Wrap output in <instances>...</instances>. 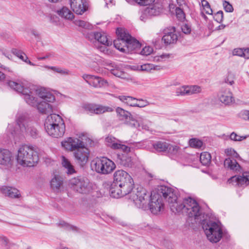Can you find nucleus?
Segmentation results:
<instances>
[{
	"label": "nucleus",
	"instance_id": "f03ea898",
	"mask_svg": "<svg viewBox=\"0 0 249 249\" xmlns=\"http://www.w3.org/2000/svg\"><path fill=\"white\" fill-rule=\"evenodd\" d=\"M178 195V191L175 189L164 185L159 186L150 193L148 206L143 204L142 208L144 210H149L153 214L158 215L164 210V200L168 203L171 209L172 205L177 200Z\"/></svg>",
	"mask_w": 249,
	"mask_h": 249
},
{
	"label": "nucleus",
	"instance_id": "473e14b6",
	"mask_svg": "<svg viewBox=\"0 0 249 249\" xmlns=\"http://www.w3.org/2000/svg\"><path fill=\"white\" fill-rule=\"evenodd\" d=\"M62 164L63 166L67 170L66 172L68 174H72L75 173L73 166L71 164L70 161L66 157L62 156Z\"/></svg>",
	"mask_w": 249,
	"mask_h": 249
},
{
	"label": "nucleus",
	"instance_id": "39448f33",
	"mask_svg": "<svg viewBox=\"0 0 249 249\" xmlns=\"http://www.w3.org/2000/svg\"><path fill=\"white\" fill-rule=\"evenodd\" d=\"M16 160L23 167H33L38 162L39 157L33 146L24 144L18 148Z\"/></svg>",
	"mask_w": 249,
	"mask_h": 249
},
{
	"label": "nucleus",
	"instance_id": "c756f323",
	"mask_svg": "<svg viewBox=\"0 0 249 249\" xmlns=\"http://www.w3.org/2000/svg\"><path fill=\"white\" fill-rule=\"evenodd\" d=\"M119 99L127 105L131 107H139V100L131 96L120 95L118 97Z\"/></svg>",
	"mask_w": 249,
	"mask_h": 249
},
{
	"label": "nucleus",
	"instance_id": "4d7b16f0",
	"mask_svg": "<svg viewBox=\"0 0 249 249\" xmlns=\"http://www.w3.org/2000/svg\"><path fill=\"white\" fill-rule=\"evenodd\" d=\"M182 31L185 34H190L191 31V28L190 25L184 24L181 26Z\"/></svg>",
	"mask_w": 249,
	"mask_h": 249
},
{
	"label": "nucleus",
	"instance_id": "6e6d98bb",
	"mask_svg": "<svg viewBox=\"0 0 249 249\" xmlns=\"http://www.w3.org/2000/svg\"><path fill=\"white\" fill-rule=\"evenodd\" d=\"M150 193H149L145 189H141V197H142L143 200H147L150 198Z\"/></svg>",
	"mask_w": 249,
	"mask_h": 249
},
{
	"label": "nucleus",
	"instance_id": "9d476101",
	"mask_svg": "<svg viewBox=\"0 0 249 249\" xmlns=\"http://www.w3.org/2000/svg\"><path fill=\"white\" fill-rule=\"evenodd\" d=\"M91 167L97 173L108 175L111 173L116 168V165L106 157L96 158L91 162Z\"/></svg>",
	"mask_w": 249,
	"mask_h": 249
},
{
	"label": "nucleus",
	"instance_id": "7ed1b4c3",
	"mask_svg": "<svg viewBox=\"0 0 249 249\" xmlns=\"http://www.w3.org/2000/svg\"><path fill=\"white\" fill-rule=\"evenodd\" d=\"M171 207V211L173 213H185L190 217H194L199 223H201L203 220L206 218L198 203L191 197L184 199L183 202H179L178 198Z\"/></svg>",
	"mask_w": 249,
	"mask_h": 249
},
{
	"label": "nucleus",
	"instance_id": "423d86ee",
	"mask_svg": "<svg viewBox=\"0 0 249 249\" xmlns=\"http://www.w3.org/2000/svg\"><path fill=\"white\" fill-rule=\"evenodd\" d=\"M47 133L54 138L63 136L65 132V124L62 117L56 114H52L46 119L44 123Z\"/></svg>",
	"mask_w": 249,
	"mask_h": 249
},
{
	"label": "nucleus",
	"instance_id": "09e8293b",
	"mask_svg": "<svg viewBox=\"0 0 249 249\" xmlns=\"http://www.w3.org/2000/svg\"><path fill=\"white\" fill-rule=\"evenodd\" d=\"M238 116L242 119L249 121V110H242L239 112Z\"/></svg>",
	"mask_w": 249,
	"mask_h": 249
},
{
	"label": "nucleus",
	"instance_id": "8fccbe9b",
	"mask_svg": "<svg viewBox=\"0 0 249 249\" xmlns=\"http://www.w3.org/2000/svg\"><path fill=\"white\" fill-rule=\"evenodd\" d=\"M225 153L228 156H231L233 158H238L239 157L238 154L231 148L225 149Z\"/></svg>",
	"mask_w": 249,
	"mask_h": 249
},
{
	"label": "nucleus",
	"instance_id": "e433bc0d",
	"mask_svg": "<svg viewBox=\"0 0 249 249\" xmlns=\"http://www.w3.org/2000/svg\"><path fill=\"white\" fill-rule=\"evenodd\" d=\"M211 154L207 152L202 153L200 155V161L203 165H208L211 161Z\"/></svg>",
	"mask_w": 249,
	"mask_h": 249
},
{
	"label": "nucleus",
	"instance_id": "cd10ccee",
	"mask_svg": "<svg viewBox=\"0 0 249 249\" xmlns=\"http://www.w3.org/2000/svg\"><path fill=\"white\" fill-rule=\"evenodd\" d=\"M117 162L121 165L125 167H131L132 165V161L131 157L126 153L118 154Z\"/></svg>",
	"mask_w": 249,
	"mask_h": 249
},
{
	"label": "nucleus",
	"instance_id": "2eb2a0df",
	"mask_svg": "<svg viewBox=\"0 0 249 249\" xmlns=\"http://www.w3.org/2000/svg\"><path fill=\"white\" fill-rule=\"evenodd\" d=\"M116 111L120 120L124 121L125 123L129 124L131 127H137L139 126V123L131 118L130 112L119 107L116 108Z\"/></svg>",
	"mask_w": 249,
	"mask_h": 249
},
{
	"label": "nucleus",
	"instance_id": "c03bdc74",
	"mask_svg": "<svg viewBox=\"0 0 249 249\" xmlns=\"http://www.w3.org/2000/svg\"><path fill=\"white\" fill-rule=\"evenodd\" d=\"M158 66L154 67L153 65L145 63L141 65V71H150L151 70L157 69Z\"/></svg>",
	"mask_w": 249,
	"mask_h": 249
},
{
	"label": "nucleus",
	"instance_id": "f3484780",
	"mask_svg": "<svg viewBox=\"0 0 249 249\" xmlns=\"http://www.w3.org/2000/svg\"><path fill=\"white\" fill-rule=\"evenodd\" d=\"M201 91V88L198 86H183L176 89V94L178 96L191 95L200 93Z\"/></svg>",
	"mask_w": 249,
	"mask_h": 249
},
{
	"label": "nucleus",
	"instance_id": "4be33fe9",
	"mask_svg": "<svg viewBox=\"0 0 249 249\" xmlns=\"http://www.w3.org/2000/svg\"><path fill=\"white\" fill-rule=\"evenodd\" d=\"M12 153L8 150L0 149V164L9 167L12 165Z\"/></svg>",
	"mask_w": 249,
	"mask_h": 249
},
{
	"label": "nucleus",
	"instance_id": "a878e982",
	"mask_svg": "<svg viewBox=\"0 0 249 249\" xmlns=\"http://www.w3.org/2000/svg\"><path fill=\"white\" fill-rule=\"evenodd\" d=\"M63 178L58 175H54L50 181L51 188L54 192H58L63 186Z\"/></svg>",
	"mask_w": 249,
	"mask_h": 249
},
{
	"label": "nucleus",
	"instance_id": "bf43d9fd",
	"mask_svg": "<svg viewBox=\"0 0 249 249\" xmlns=\"http://www.w3.org/2000/svg\"><path fill=\"white\" fill-rule=\"evenodd\" d=\"M233 54L244 57V49L241 48L235 49L233 51Z\"/></svg>",
	"mask_w": 249,
	"mask_h": 249
},
{
	"label": "nucleus",
	"instance_id": "774afa93",
	"mask_svg": "<svg viewBox=\"0 0 249 249\" xmlns=\"http://www.w3.org/2000/svg\"><path fill=\"white\" fill-rule=\"evenodd\" d=\"M244 57L246 59L249 58V48L244 49Z\"/></svg>",
	"mask_w": 249,
	"mask_h": 249
},
{
	"label": "nucleus",
	"instance_id": "f8f14e48",
	"mask_svg": "<svg viewBox=\"0 0 249 249\" xmlns=\"http://www.w3.org/2000/svg\"><path fill=\"white\" fill-rule=\"evenodd\" d=\"M163 1L158 0L153 5L142 9V15L146 17L158 16L163 12Z\"/></svg>",
	"mask_w": 249,
	"mask_h": 249
},
{
	"label": "nucleus",
	"instance_id": "58836bf2",
	"mask_svg": "<svg viewBox=\"0 0 249 249\" xmlns=\"http://www.w3.org/2000/svg\"><path fill=\"white\" fill-rule=\"evenodd\" d=\"M174 57V55L172 54L165 53L162 54L160 55L156 56L154 57V61L156 62H162L166 61L169 58Z\"/></svg>",
	"mask_w": 249,
	"mask_h": 249
},
{
	"label": "nucleus",
	"instance_id": "338daca9",
	"mask_svg": "<svg viewBox=\"0 0 249 249\" xmlns=\"http://www.w3.org/2000/svg\"><path fill=\"white\" fill-rule=\"evenodd\" d=\"M44 67L48 69H50L57 73L58 72V70L59 68V67H58L49 66H44Z\"/></svg>",
	"mask_w": 249,
	"mask_h": 249
},
{
	"label": "nucleus",
	"instance_id": "69168bd1",
	"mask_svg": "<svg viewBox=\"0 0 249 249\" xmlns=\"http://www.w3.org/2000/svg\"><path fill=\"white\" fill-rule=\"evenodd\" d=\"M155 1V0H141V5H149Z\"/></svg>",
	"mask_w": 249,
	"mask_h": 249
},
{
	"label": "nucleus",
	"instance_id": "c85d7f7f",
	"mask_svg": "<svg viewBox=\"0 0 249 249\" xmlns=\"http://www.w3.org/2000/svg\"><path fill=\"white\" fill-rule=\"evenodd\" d=\"M224 166L226 168L235 172H239L240 171V166L234 159H231L230 158H227L225 160L224 162Z\"/></svg>",
	"mask_w": 249,
	"mask_h": 249
},
{
	"label": "nucleus",
	"instance_id": "2f4dec72",
	"mask_svg": "<svg viewBox=\"0 0 249 249\" xmlns=\"http://www.w3.org/2000/svg\"><path fill=\"white\" fill-rule=\"evenodd\" d=\"M12 53L19 59L22 60L25 63L29 64L31 66H36V65L31 62L27 56L23 52L17 50L16 49H13L12 50Z\"/></svg>",
	"mask_w": 249,
	"mask_h": 249
},
{
	"label": "nucleus",
	"instance_id": "a211bd4d",
	"mask_svg": "<svg viewBox=\"0 0 249 249\" xmlns=\"http://www.w3.org/2000/svg\"><path fill=\"white\" fill-rule=\"evenodd\" d=\"M82 77L90 86L95 88H100L107 84L106 80L98 76L83 74Z\"/></svg>",
	"mask_w": 249,
	"mask_h": 249
},
{
	"label": "nucleus",
	"instance_id": "72a5a7b5",
	"mask_svg": "<svg viewBox=\"0 0 249 249\" xmlns=\"http://www.w3.org/2000/svg\"><path fill=\"white\" fill-rule=\"evenodd\" d=\"M106 142L107 144L114 149H117L119 145L120 141L117 140L115 138L112 136H108L106 138Z\"/></svg>",
	"mask_w": 249,
	"mask_h": 249
},
{
	"label": "nucleus",
	"instance_id": "9b49d317",
	"mask_svg": "<svg viewBox=\"0 0 249 249\" xmlns=\"http://www.w3.org/2000/svg\"><path fill=\"white\" fill-rule=\"evenodd\" d=\"M123 187L132 189L134 186L133 180L131 176L125 171L119 170L116 171L113 175V183Z\"/></svg>",
	"mask_w": 249,
	"mask_h": 249
},
{
	"label": "nucleus",
	"instance_id": "680f3d73",
	"mask_svg": "<svg viewBox=\"0 0 249 249\" xmlns=\"http://www.w3.org/2000/svg\"><path fill=\"white\" fill-rule=\"evenodd\" d=\"M118 148L117 149H120L125 153H127L130 151V148L129 147L121 143V142L119 143V145H118Z\"/></svg>",
	"mask_w": 249,
	"mask_h": 249
},
{
	"label": "nucleus",
	"instance_id": "37998d69",
	"mask_svg": "<svg viewBox=\"0 0 249 249\" xmlns=\"http://www.w3.org/2000/svg\"><path fill=\"white\" fill-rule=\"evenodd\" d=\"M176 14L177 18L180 21H183L185 18V14L181 7H177Z\"/></svg>",
	"mask_w": 249,
	"mask_h": 249
},
{
	"label": "nucleus",
	"instance_id": "6ab92c4d",
	"mask_svg": "<svg viewBox=\"0 0 249 249\" xmlns=\"http://www.w3.org/2000/svg\"><path fill=\"white\" fill-rule=\"evenodd\" d=\"M228 182L235 186L248 185L249 184V171L243 172L242 176L232 177L228 180Z\"/></svg>",
	"mask_w": 249,
	"mask_h": 249
},
{
	"label": "nucleus",
	"instance_id": "13d9d810",
	"mask_svg": "<svg viewBox=\"0 0 249 249\" xmlns=\"http://www.w3.org/2000/svg\"><path fill=\"white\" fill-rule=\"evenodd\" d=\"M27 32L29 35L34 36L35 37H38L39 36L38 31L33 28L29 29Z\"/></svg>",
	"mask_w": 249,
	"mask_h": 249
},
{
	"label": "nucleus",
	"instance_id": "ea45409f",
	"mask_svg": "<svg viewBox=\"0 0 249 249\" xmlns=\"http://www.w3.org/2000/svg\"><path fill=\"white\" fill-rule=\"evenodd\" d=\"M189 145L191 147L195 148H200L203 145V142L196 138H192L189 141Z\"/></svg>",
	"mask_w": 249,
	"mask_h": 249
},
{
	"label": "nucleus",
	"instance_id": "4468645a",
	"mask_svg": "<svg viewBox=\"0 0 249 249\" xmlns=\"http://www.w3.org/2000/svg\"><path fill=\"white\" fill-rule=\"evenodd\" d=\"M132 190L130 188H127V186L123 187L122 185L112 183L109 190V194L110 196L118 198L128 194Z\"/></svg>",
	"mask_w": 249,
	"mask_h": 249
},
{
	"label": "nucleus",
	"instance_id": "b1692460",
	"mask_svg": "<svg viewBox=\"0 0 249 249\" xmlns=\"http://www.w3.org/2000/svg\"><path fill=\"white\" fill-rule=\"evenodd\" d=\"M175 28L172 27V31L169 32H166L162 38V41L166 45L176 43L178 40V36L175 33Z\"/></svg>",
	"mask_w": 249,
	"mask_h": 249
},
{
	"label": "nucleus",
	"instance_id": "de8ad7c7",
	"mask_svg": "<svg viewBox=\"0 0 249 249\" xmlns=\"http://www.w3.org/2000/svg\"><path fill=\"white\" fill-rule=\"evenodd\" d=\"M141 175L142 176L143 180L147 183L152 179L153 177L151 174L147 173L144 169L141 170Z\"/></svg>",
	"mask_w": 249,
	"mask_h": 249
},
{
	"label": "nucleus",
	"instance_id": "7c9ffc66",
	"mask_svg": "<svg viewBox=\"0 0 249 249\" xmlns=\"http://www.w3.org/2000/svg\"><path fill=\"white\" fill-rule=\"evenodd\" d=\"M56 12L59 16L67 19L71 20L74 18L73 14L66 7H63Z\"/></svg>",
	"mask_w": 249,
	"mask_h": 249
},
{
	"label": "nucleus",
	"instance_id": "bb28decb",
	"mask_svg": "<svg viewBox=\"0 0 249 249\" xmlns=\"http://www.w3.org/2000/svg\"><path fill=\"white\" fill-rule=\"evenodd\" d=\"M126 53H129L134 50L139 46V41L134 38H132L126 31Z\"/></svg>",
	"mask_w": 249,
	"mask_h": 249
},
{
	"label": "nucleus",
	"instance_id": "3c124183",
	"mask_svg": "<svg viewBox=\"0 0 249 249\" xmlns=\"http://www.w3.org/2000/svg\"><path fill=\"white\" fill-rule=\"evenodd\" d=\"M110 71L112 74L118 77L123 78L124 73L118 69H110Z\"/></svg>",
	"mask_w": 249,
	"mask_h": 249
},
{
	"label": "nucleus",
	"instance_id": "5fc2aeb1",
	"mask_svg": "<svg viewBox=\"0 0 249 249\" xmlns=\"http://www.w3.org/2000/svg\"><path fill=\"white\" fill-rule=\"evenodd\" d=\"M215 20L218 23H221L223 19V13L222 11H218L214 15Z\"/></svg>",
	"mask_w": 249,
	"mask_h": 249
},
{
	"label": "nucleus",
	"instance_id": "603ef678",
	"mask_svg": "<svg viewBox=\"0 0 249 249\" xmlns=\"http://www.w3.org/2000/svg\"><path fill=\"white\" fill-rule=\"evenodd\" d=\"M224 82L231 86L234 83V77L232 74L229 73L227 77L224 79Z\"/></svg>",
	"mask_w": 249,
	"mask_h": 249
},
{
	"label": "nucleus",
	"instance_id": "49530a36",
	"mask_svg": "<svg viewBox=\"0 0 249 249\" xmlns=\"http://www.w3.org/2000/svg\"><path fill=\"white\" fill-rule=\"evenodd\" d=\"M153 51V48L151 46H145L141 50V55L148 56Z\"/></svg>",
	"mask_w": 249,
	"mask_h": 249
},
{
	"label": "nucleus",
	"instance_id": "6e6552de",
	"mask_svg": "<svg viewBox=\"0 0 249 249\" xmlns=\"http://www.w3.org/2000/svg\"><path fill=\"white\" fill-rule=\"evenodd\" d=\"M16 122L22 133L33 138H36L39 136V131L36 127L35 124L29 120L26 114H18Z\"/></svg>",
	"mask_w": 249,
	"mask_h": 249
},
{
	"label": "nucleus",
	"instance_id": "0eeeda50",
	"mask_svg": "<svg viewBox=\"0 0 249 249\" xmlns=\"http://www.w3.org/2000/svg\"><path fill=\"white\" fill-rule=\"evenodd\" d=\"M200 224L210 242L217 243L220 240L223 235V231L219 223L206 218Z\"/></svg>",
	"mask_w": 249,
	"mask_h": 249
},
{
	"label": "nucleus",
	"instance_id": "ddd939ff",
	"mask_svg": "<svg viewBox=\"0 0 249 249\" xmlns=\"http://www.w3.org/2000/svg\"><path fill=\"white\" fill-rule=\"evenodd\" d=\"M116 34L118 38L114 40V47L123 53H126L127 48H126V30L123 28H117L116 30Z\"/></svg>",
	"mask_w": 249,
	"mask_h": 249
},
{
	"label": "nucleus",
	"instance_id": "393cba45",
	"mask_svg": "<svg viewBox=\"0 0 249 249\" xmlns=\"http://www.w3.org/2000/svg\"><path fill=\"white\" fill-rule=\"evenodd\" d=\"M1 192L6 196L11 198H18L20 196L19 191L15 188L2 186L0 189Z\"/></svg>",
	"mask_w": 249,
	"mask_h": 249
},
{
	"label": "nucleus",
	"instance_id": "aec40b11",
	"mask_svg": "<svg viewBox=\"0 0 249 249\" xmlns=\"http://www.w3.org/2000/svg\"><path fill=\"white\" fill-rule=\"evenodd\" d=\"M71 10L77 15H82L88 9L86 0H70Z\"/></svg>",
	"mask_w": 249,
	"mask_h": 249
},
{
	"label": "nucleus",
	"instance_id": "1a4fd4ad",
	"mask_svg": "<svg viewBox=\"0 0 249 249\" xmlns=\"http://www.w3.org/2000/svg\"><path fill=\"white\" fill-rule=\"evenodd\" d=\"M69 186L74 191L82 194H90L93 193L94 186L89 179L84 177L78 176L69 181Z\"/></svg>",
	"mask_w": 249,
	"mask_h": 249
},
{
	"label": "nucleus",
	"instance_id": "0e129e2a",
	"mask_svg": "<svg viewBox=\"0 0 249 249\" xmlns=\"http://www.w3.org/2000/svg\"><path fill=\"white\" fill-rule=\"evenodd\" d=\"M53 56V53H48L44 56H43L42 57H38L37 58L38 60H45V59H49Z\"/></svg>",
	"mask_w": 249,
	"mask_h": 249
},
{
	"label": "nucleus",
	"instance_id": "e2e57ef3",
	"mask_svg": "<svg viewBox=\"0 0 249 249\" xmlns=\"http://www.w3.org/2000/svg\"><path fill=\"white\" fill-rule=\"evenodd\" d=\"M58 73H59L61 75H66L70 74V71L66 69H62L59 67Z\"/></svg>",
	"mask_w": 249,
	"mask_h": 249
},
{
	"label": "nucleus",
	"instance_id": "5701e85b",
	"mask_svg": "<svg viewBox=\"0 0 249 249\" xmlns=\"http://www.w3.org/2000/svg\"><path fill=\"white\" fill-rule=\"evenodd\" d=\"M219 98L220 101L225 105H230L234 102V99L232 93L229 89L221 90Z\"/></svg>",
	"mask_w": 249,
	"mask_h": 249
},
{
	"label": "nucleus",
	"instance_id": "052dcab7",
	"mask_svg": "<svg viewBox=\"0 0 249 249\" xmlns=\"http://www.w3.org/2000/svg\"><path fill=\"white\" fill-rule=\"evenodd\" d=\"M107 46L104 45V46H101L98 47V49L102 52L104 53L105 54H110L111 53V52L109 50L107 47Z\"/></svg>",
	"mask_w": 249,
	"mask_h": 249
},
{
	"label": "nucleus",
	"instance_id": "f704fd0d",
	"mask_svg": "<svg viewBox=\"0 0 249 249\" xmlns=\"http://www.w3.org/2000/svg\"><path fill=\"white\" fill-rule=\"evenodd\" d=\"M130 199L139 208L140 206V192L137 189L131 192Z\"/></svg>",
	"mask_w": 249,
	"mask_h": 249
},
{
	"label": "nucleus",
	"instance_id": "dca6fc26",
	"mask_svg": "<svg viewBox=\"0 0 249 249\" xmlns=\"http://www.w3.org/2000/svg\"><path fill=\"white\" fill-rule=\"evenodd\" d=\"M84 109L89 113L96 114L111 112L113 111L112 107L98 104H86L84 106Z\"/></svg>",
	"mask_w": 249,
	"mask_h": 249
},
{
	"label": "nucleus",
	"instance_id": "a19ab883",
	"mask_svg": "<svg viewBox=\"0 0 249 249\" xmlns=\"http://www.w3.org/2000/svg\"><path fill=\"white\" fill-rule=\"evenodd\" d=\"M230 139L231 141L235 142H241L247 138V136H240L237 135L236 133L232 132L230 136Z\"/></svg>",
	"mask_w": 249,
	"mask_h": 249
},
{
	"label": "nucleus",
	"instance_id": "a18cd8bd",
	"mask_svg": "<svg viewBox=\"0 0 249 249\" xmlns=\"http://www.w3.org/2000/svg\"><path fill=\"white\" fill-rule=\"evenodd\" d=\"M201 4L206 14L209 15L212 14V9L211 8L210 5L207 0H202Z\"/></svg>",
	"mask_w": 249,
	"mask_h": 249
},
{
	"label": "nucleus",
	"instance_id": "4c0bfd02",
	"mask_svg": "<svg viewBox=\"0 0 249 249\" xmlns=\"http://www.w3.org/2000/svg\"><path fill=\"white\" fill-rule=\"evenodd\" d=\"M167 147L168 148H167L166 153H167L169 156L177 155L179 150V146L176 145H173L169 143H168Z\"/></svg>",
	"mask_w": 249,
	"mask_h": 249
},
{
	"label": "nucleus",
	"instance_id": "79ce46f5",
	"mask_svg": "<svg viewBox=\"0 0 249 249\" xmlns=\"http://www.w3.org/2000/svg\"><path fill=\"white\" fill-rule=\"evenodd\" d=\"M74 24L77 26L85 29H90L92 28V25L89 23L81 20H75Z\"/></svg>",
	"mask_w": 249,
	"mask_h": 249
},
{
	"label": "nucleus",
	"instance_id": "c9c22d12",
	"mask_svg": "<svg viewBox=\"0 0 249 249\" xmlns=\"http://www.w3.org/2000/svg\"><path fill=\"white\" fill-rule=\"evenodd\" d=\"M154 149L158 152H166L168 148V143L165 142H157L153 144Z\"/></svg>",
	"mask_w": 249,
	"mask_h": 249
},
{
	"label": "nucleus",
	"instance_id": "864d4df0",
	"mask_svg": "<svg viewBox=\"0 0 249 249\" xmlns=\"http://www.w3.org/2000/svg\"><path fill=\"white\" fill-rule=\"evenodd\" d=\"M223 6L224 10L227 12H232L233 11V8L231 4L228 1L224 0L223 2Z\"/></svg>",
	"mask_w": 249,
	"mask_h": 249
},
{
	"label": "nucleus",
	"instance_id": "f257e3e1",
	"mask_svg": "<svg viewBox=\"0 0 249 249\" xmlns=\"http://www.w3.org/2000/svg\"><path fill=\"white\" fill-rule=\"evenodd\" d=\"M9 86L23 96L25 102L32 107H36L42 114L51 113L53 111L52 104L55 101L54 96L43 88L36 89L33 86L24 88L20 83L12 81L8 82Z\"/></svg>",
	"mask_w": 249,
	"mask_h": 249
},
{
	"label": "nucleus",
	"instance_id": "20e7f679",
	"mask_svg": "<svg viewBox=\"0 0 249 249\" xmlns=\"http://www.w3.org/2000/svg\"><path fill=\"white\" fill-rule=\"evenodd\" d=\"M62 146L66 150L73 151L75 160L80 165L85 164L88 160L89 151L84 142L74 138H68L61 142Z\"/></svg>",
	"mask_w": 249,
	"mask_h": 249
},
{
	"label": "nucleus",
	"instance_id": "412c9836",
	"mask_svg": "<svg viewBox=\"0 0 249 249\" xmlns=\"http://www.w3.org/2000/svg\"><path fill=\"white\" fill-rule=\"evenodd\" d=\"M89 38L91 40L94 39L103 45L108 46L111 45V41L108 39L105 33L92 32L89 35Z\"/></svg>",
	"mask_w": 249,
	"mask_h": 249
}]
</instances>
